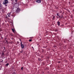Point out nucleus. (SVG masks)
I'll use <instances>...</instances> for the list:
<instances>
[{"mask_svg":"<svg viewBox=\"0 0 74 74\" xmlns=\"http://www.w3.org/2000/svg\"><path fill=\"white\" fill-rule=\"evenodd\" d=\"M21 45H23L22 44V42H21Z\"/></svg>","mask_w":74,"mask_h":74,"instance_id":"2eb2a0df","label":"nucleus"},{"mask_svg":"<svg viewBox=\"0 0 74 74\" xmlns=\"http://www.w3.org/2000/svg\"><path fill=\"white\" fill-rule=\"evenodd\" d=\"M2 56H4V53H2Z\"/></svg>","mask_w":74,"mask_h":74,"instance_id":"9d476101","label":"nucleus"},{"mask_svg":"<svg viewBox=\"0 0 74 74\" xmlns=\"http://www.w3.org/2000/svg\"><path fill=\"white\" fill-rule=\"evenodd\" d=\"M21 53H22L23 52V51H21Z\"/></svg>","mask_w":74,"mask_h":74,"instance_id":"dca6fc26","label":"nucleus"},{"mask_svg":"<svg viewBox=\"0 0 74 74\" xmlns=\"http://www.w3.org/2000/svg\"><path fill=\"white\" fill-rule=\"evenodd\" d=\"M21 70H23V67H22V68H21Z\"/></svg>","mask_w":74,"mask_h":74,"instance_id":"4468645a","label":"nucleus"},{"mask_svg":"<svg viewBox=\"0 0 74 74\" xmlns=\"http://www.w3.org/2000/svg\"><path fill=\"white\" fill-rule=\"evenodd\" d=\"M60 18H63V15H61L60 17Z\"/></svg>","mask_w":74,"mask_h":74,"instance_id":"423d86ee","label":"nucleus"},{"mask_svg":"<svg viewBox=\"0 0 74 74\" xmlns=\"http://www.w3.org/2000/svg\"><path fill=\"white\" fill-rule=\"evenodd\" d=\"M0 54H1V53H0Z\"/></svg>","mask_w":74,"mask_h":74,"instance_id":"6ab92c4d","label":"nucleus"},{"mask_svg":"<svg viewBox=\"0 0 74 74\" xmlns=\"http://www.w3.org/2000/svg\"><path fill=\"white\" fill-rule=\"evenodd\" d=\"M12 30L13 32H14V29H12Z\"/></svg>","mask_w":74,"mask_h":74,"instance_id":"9b49d317","label":"nucleus"},{"mask_svg":"<svg viewBox=\"0 0 74 74\" xmlns=\"http://www.w3.org/2000/svg\"><path fill=\"white\" fill-rule=\"evenodd\" d=\"M21 47L22 48H24L25 47V46H24V45H21Z\"/></svg>","mask_w":74,"mask_h":74,"instance_id":"20e7f679","label":"nucleus"},{"mask_svg":"<svg viewBox=\"0 0 74 74\" xmlns=\"http://www.w3.org/2000/svg\"><path fill=\"white\" fill-rule=\"evenodd\" d=\"M57 24H58V25L59 26H60V22L58 21L57 22Z\"/></svg>","mask_w":74,"mask_h":74,"instance_id":"7ed1b4c3","label":"nucleus"},{"mask_svg":"<svg viewBox=\"0 0 74 74\" xmlns=\"http://www.w3.org/2000/svg\"><path fill=\"white\" fill-rule=\"evenodd\" d=\"M8 1L7 0H4V1L3 2V4H8Z\"/></svg>","mask_w":74,"mask_h":74,"instance_id":"f257e3e1","label":"nucleus"},{"mask_svg":"<svg viewBox=\"0 0 74 74\" xmlns=\"http://www.w3.org/2000/svg\"><path fill=\"white\" fill-rule=\"evenodd\" d=\"M19 11V9H17L16 10V11L17 12H18Z\"/></svg>","mask_w":74,"mask_h":74,"instance_id":"0eeeda50","label":"nucleus"},{"mask_svg":"<svg viewBox=\"0 0 74 74\" xmlns=\"http://www.w3.org/2000/svg\"><path fill=\"white\" fill-rule=\"evenodd\" d=\"M8 65H9V64L8 63L5 65V66H8Z\"/></svg>","mask_w":74,"mask_h":74,"instance_id":"6e6552de","label":"nucleus"},{"mask_svg":"<svg viewBox=\"0 0 74 74\" xmlns=\"http://www.w3.org/2000/svg\"><path fill=\"white\" fill-rule=\"evenodd\" d=\"M29 41L30 42V41H32V40L31 39H30V40H29Z\"/></svg>","mask_w":74,"mask_h":74,"instance_id":"ddd939ff","label":"nucleus"},{"mask_svg":"<svg viewBox=\"0 0 74 74\" xmlns=\"http://www.w3.org/2000/svg\"><path fill=\"white\" fill-rule=\"evenodd\" d=\"M57 15L59 16V17H60V16H59V13H57Z\"/></svg>","mask_w":74,"mask_h":74,"instance_id":"1a4fd4ad","label":"nucleus"},{"mask_svg":"<svg viewBox=\"0 0 74 74\" xmlns=\"http://www.w3.org/2000/svg\"><path fill=\"white\" fill-rule=\"evenodd\" d=\"M55 18V16H53V19H54V18Z\"/></svg>","mask_w":74,"mask_h":74,"instance_id":"f8f14e48","label":"nucleus"},{"mask_svg":"<svg viewBox=\"0 0 74 74\" xmlns=\"http://www.w3.org/2000/svg\"><path fill=\"white\" fill-rule=\"evenodd\" d=\"M39 58L38 59V60H39Z\"/></svg>","mask_w":74,"mask_h":74,"instance_id":"a211bd4d","label":"nucleus"},{"mask_svg":"<svg viewBox=\"0 0 74 74\" xmlns=\"http://www.w3.org/2000/svg\"><path fill=\"white\" fill-rule=\"evenodd\" d=\"M8 16L9 17H10V13H9V14H8Z\"/></svg>","mask_w":74,"mask_h":74,"instance_id":"39448f33","label":"nucleus"},{"mask_svg":"<svg viewBox=\"0 0 74 74\" xmlns=\"http://www.w3.org/2000/svg\"><path fill=\"white\" fill-rule=\"evenodd\" d=\"M32 48H33V49H34L33 48V47H32Z\"/></svg>","mask_w":74,"mask_h":74,"instance_id":"f3484780","label":"nucleus"},{"mask_svg":"<svg viewBox=\"0 0 74 74\" xmlns=\"http://www.w3.org/2000/svg\"><path fill=\"white\" fill-rule=\"evenodd\" d=\"M2 62H3V60H2Z\"/></svg>","mask_w":74,"mask_h":74,"instance_id":"aec40b11","label":"nucleus"},{"mask_svg":"<svg viewBox=\"0 0 74 74\" xmlns=\"http://www.w3.org/2000/svg\"><path fill=\"white\" fill-rule=\"evenodd\" d=\"M37 3H40L41 2V0H38L36 1Z\"/></svg>","mask_w":74,"mask_h":74,"instance_id":"f03ea898","label":"nucleus"}]
</instances>
